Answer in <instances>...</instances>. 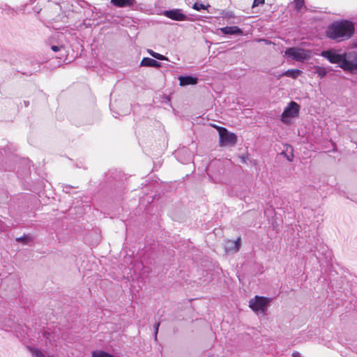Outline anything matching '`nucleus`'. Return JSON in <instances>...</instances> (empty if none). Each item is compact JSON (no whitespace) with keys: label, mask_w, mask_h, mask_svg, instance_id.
<instances>
[{"label":"nucleus","mask_w":357,"mask_h":357,"mask_svg":"<svg viewBox=\"0 0 357 357\" xmlns=\"http://www.w3.org/2000/svg\"><path fill=\"white\" fill-rule=\"evenodd\" d=\"M355 31V26L351 21L342 20L335 21L327 27L326 36L336 42H341L350 38Z\"/></svg>","instance_id":"f257e3e1"},{"label":"nucleus","mask_w":357,"mask_h":357,"mask_svg":"<svg viewBox=\"0 0 357 357\" xmlns=\"http://www.w3.org/2000/svg\"><path fill=\"white\" fill-rule=\"evenodd\" d=\"M271 301V298L255 296L249 301V307L257 314H264Z\"/></svg>","instance_id":"f03ea898"},{"label":"nucleus","mask_w":357,"mask_h":357,"mask_svg":"<svg viewBox=\"0 0 357 357\" xmlns=\"http://www.w3.org/2000/svg\"><path fill=\"white\" fill-rule=\"evenodd\" d=\"M284 54L287 57L301 62L308 60L311 56L310 51L298 47H289Z\"/></svg>","instance_id":"7ed1b4c3"},{"label":"nucleus","mask_w":357,"mask_h":357,"mask_svg":"<svg viewBox=\"0 0 357 357\" xmlns=\"http://www.w3.org/2000/svg\"><path fill=\"white\" fill-rule=\"evenodd\" d=\"M300 110V106L294 101L290 102L288 105L284 108L282 116L281 121L288 124L290 122L289 119L294 118L298 116Z\"/></svg>","instance_id":"20e7f679"},{"label":"nucleus","mask_w":357,"mask_h":357,"mask_svg":"<svg viewBox=\"0 0 357 357\" xmlns=\"http://www.w3.org/2000/svg\"><path fill=\"white\" fill-rule=\"evenodd\" d=\"M321 56L326 59L331 63L339 64L341 68L342 63L345 59V53L340 54L337 50L333 49L322 51Z\"/></svg>","instance_id":"39448f33"},{"label":"nucleus","mask_w":357,"mask_h":357,"mask_svg":"<svg viewBox=\"0 0 357 357\" xmlns=\"http://www.w3.org/2000/svg\"><path fill=\"white\" fill-rule=\"evenodd\" d=\"M219 137L221 146H234L236 143V135L229 132L225 128L219 129Z\"/></svg>","instance_id":"423d86ee"},{"label":"nucleus","mask_w":357,"mask_h":357,"mask_svg":"<svg viewBox=\"0 0 357 357\" xmlns=\"http://www.w3.org/2000/svg\"><path fill=\"white\" fill-rule=\"evenodd\" d=\"M342 68L350 72L357 70V52L345 53V59L342 63Z\"/></svg>","instance_id":"0eeeda50"},{"label":"nucleus","mask_w":357,"mask_h":357,"mask_svg":"<svg viewBox=\"0 0 357 357\" xmlns=\"http://www.w3.org/2000/svg\"><path fill=\"white\" fill-rule=\"evenodd\" d=\"M241 239L238 237L236 241L227 240L224 243L225 251L227 254L237 252L241 247Z\"/></svg>","instance_id":"6e6552de"},{"label":"nucleus","mask_w":357,"mask_h":357,"mask_svg":"<svg viewBox=\"0 0 357 357\" xmlns=\"http://www.w3.org/2000/svg\"><path fill=\"white\" fill-rule=\"evenodd\" d=\"M163 15L167 17L176 21H185L187 20V16L182 13L181 9L165 10Z\"/></svg>","instance_id":"1a4fd4ad"},{"label":"nucleus","mask_w":357,"mask_h":357,"mask_svg":"<svg viewBox=\"0 0 357 357\" xmlns=\"http://www.w3.org/2000/svg\"><path fill=\"white\" fill-rule=\"evenodd\" d=\"M220 30L225 35H243V31L236 26H225L220 28Z\"/></svg>","instance_id":"9d476101"},{"label":"nucleus","mask_w":357,"mask_h":357,"mask_svg":"<svg viewBox=\"0 0 357 357\" xmlns=\"http://www.w3.org/2000/svg\"><path fill=\"white\" fill-rule=\"evenodd\" d=\"M178 80L181 86L195 85L198 82L197 77L192 75L180 76Z\"/></svg>","instance_id":"9b49d317"},{"label":"nucleus","mask_w":357,"mask_h":357,"mask_svg":"<svg viewBox=\"0 0 357 357\" xmlns=\"http://www.w3.org/2000/svg\"><path fill=\"white\" fill-rule=\"evenodd\" d=\"M140 66L159 68L161 67V63L155 59H151L149 57H144L142 60Z\"/></svg>","instance_id":"f8f14e48"},{"label":"nucleus","mask_w":357,"mask_h":357,"mask_svg":"<svg viewBox=\"0 0 357 357\" xmlns=\"http://www.w3.org/2000/svg\"><path fill=\"white\" fill-rule=\"evenodd\" d=\"M111 3L119 8L129 7L135 4V0H111Z\"/></svg>","instance_id":"ddd939ff"},{"label":"nucleus","mask_w":357,"mask_h":357,"mask_svg":"<svg viewBox=\"0 0 357 357\" xmlns=\"http://www.w3.org/2000/svg\"><path fill=\"white\" fill-rule=\"evenodd\" d=\"M50 48L53 52H59L61 56H64L66 54V47L61 42H59L56 44L51 43Z\"/></svg>","instance_id":"4468645a"},{"label":"nucleus","mask_w":357,"mask_h":357,"mask_svg":"<svg viewBox=\"0 0 357 357\" xmlns=\"http://www.w3.org/2000/svg\"><path fill=\"white\" fill-rule=\"evenodd\" d=\"M54 335L53 333L50 332L49 331H45L43 333V337L45 339V346L46 347H50L51 346L54 345V343L55 342L54 340Z\"/></svg>","instance_id":"2eb2a0df"},{"label":"nucleus","mask_w":357,"mask_h":357,"mask_svg":"<svg viewBox=\"0 0 357 357\" xmlns=\"http://www.w3.org/2000/svg\"><path fill=\"white\" fill-rule=\"evenodd\" d=\"M302 74V71L298 69H291L285 71L283 73V75L289 77H291L293 79H296L298 76Z\"/></svg>","instance_id":"dca6fc26"},{"label":"nucleus","mask_w":357,"mask_h":357,"mask_svg":"<svg viewBox=\"0 0 357 357\" xmlns=\"http://www.w3.org/2000/svg\"><path fill=\"white\" fill-rule=\"evenodd\" d=\"M92 357H114L112 354H109L104 351H94L92 352Z\"/></svg>","instance_id":"f3484780"},{"label":"nucleus","mask_w":357,"mask_h":357,"mask_svg":"<svg viewBox=\"0 0 357 357\" xmlns=\"http://www.w3.org/2000/svg\"><path fill=\"white\" fill-rule=\"evenodd\" d=\"M29 349L33 357H46L45 354L38 349L33 347H29Z\"/></svg>","instance_id":"a211bd4d"},{"label":"nucleus","mask_w":357,"mask_h":357,"mask_svg":"<svg viewBox=\"0 0 357 357\" xmlns=\"http://www.w3.org/2000/svg\"><path fill=\"white\" fill-rule=\"evenodd\" d=\"M148 52L151 56H153V58H155L158 60H160V61H167V58L165 56L160 54L159 53L155 52L151 50H148Z\"/></svg>","instance_id":"6ab92c4d"},{"label":"nucleus","mask_w":357,"mask_h":357,"mask_svg":"<svg viewBox=\"0 0 357 357\" xmlns=\"http://www.w3.org/2000/svg\"><path fill=\"white\" fill-rule=\"evenodd\" d=\"M16 241L18 242H22L24 244L29 245L31 242H32V237L29 235H24L22 237L17 238Z\"/></svg>","instance_id":"aec40b11"},{"label":"nucleus","mask_w":357,"mask_h":357,"mask_svg":"<svg viewBox=\"0 0 357 357\" xmlns=\"http://www.w3.org/2000/svg\"><path fill=\"white\" fill-rule=\"evenodd\" d=\"M208 6H209L208 5V6H206V5L203 4V3L196 2V3H195L193 4V6H192V8H193L194 10H196L199 11V10H205V9H206Z\"/></svg>","instance_id":"412c9836"},{"label":"nucleus","mask_w":357,"mask_h":357,"mask_svg":"<svg viewBox=\"0 0 357 357\" xmlns=\"http://www.w3.org/2000/svg\"><path fill=\"white\" fill-rule=\"evenodd\" d=\"M316 73L317 74L318 77L320 78H323L326 75V70L324 68L318 67Z\"/></svg>","instance_id":"4be33fe9"},{"label":"nucleus","mask_w":357,"mask_h":357,"mask_svg":"<svg viewBox=\"0 0 357 357\" xmlns=\"http://www.w3.org/2000/svg\"><path fill=\"white\" fill-rule=\"evenodd\" d=\"M304 4L303 0H295L296 8L300 10Z\"/></svg>","instance_id":"5701e85b"},{"label":"nucleus","mask_w":357,"mask_h":357,"mask_svg":"<svg viewBox=\"0 0 357 357\" xmlns=\"http://www.w3.org/2000/svg\"><path fill=\"white\" fill-rule=\"evenodd\" d=\"M264 3V0H254L252 7L258 6Z\"/></svg>","instance_id":"b1692460"},{"label":"nucleus","mask_w":357,"mask_h":357,"mask_svg":"<svg viewBox=\"0 0 357 357\" xmlns=\"http://www.w3.org/2000/svg\"><path fill=\"white\" fill-rule=\"evenodd\" d=\"M159 326H160V324H159V323H156V324H155V338H156V337H157V333H158V331Z\"/></svg>","instance_id":"393cba45"},{"label":"nucleus","mask_w":357,"mask_h":357,"mask_svg":"<svg viewBox=\"0 0 357 357\" xmlns=\"http://www.w3.org/2000/svg\"><path fill=\"white\" fill-rule=\"evenodd\" d=\"M292 356L293 357H301V354L298 352L295 351L292 354Z\"/></svg>","instance_id":"a878e982"},{"label":"nucleus","mask_w":357,"mask_h":357,"mask_svg":"<svg viewBox=\"0 0 357 357\" xmlns=\"http://www.w3.org/2000/svg\"><path fill=\"white\" fill-rule=\"evenodd\" d=\"M293 154H291L290 156H287V160H289V161H292V159H293Z\"/></svg>","instance_id":"bb28decb"},{"label":"nucleus","mask_w":357,"mask_h":357,"mask_svg":"<svg viewBox=\"0 0 357 357\" xmlns=\"http://www.w3.org/2000/svg\"><path fill=\"white\" fill-rule=\"evenodd\" d=\"M24 103L25 107H28V105H29V102H27V101H24Z\"/></svg>","instance_id":"cd10ccee"},{"label":"nucleus","mask_w":357,"mask_h":357,"mask_svg":"<svg viewBox=\"0 0 357 357\" xmlns=\"http://www.w3.org/2000/svg\"><path fill=\"white\" fill-rule=\"evenodd\" d=\"M63 36V33H58L57 34V38H59L60 36Z\"/></svg>","instance_id":"c85d7f7f"},{"label":"nucleus","mask_w":357,"mask_h":357,"mask_svg":"<svg viewBox=\"0 0 357 357\" xmlns=\"http://www.w3.org/2000/svg\"><path fill=\"white\" fill-rule=\"evenodd\" d=\"M241 160H242V161H243V162H245V158H244V157H242V158H241Z\"/></svg>","instance_id":"c756f323"},{"label":"nucleus","mask_w":357,"mask_h":357,"mask_svg":"<svg viewBox=\"0 0 357 357\" xmlns=\"http://www.w3.org/2000/svg\"><path fill=\"white\" fill-rule=\"evenodd\" d=\"M356 46L357 47V43H356Z\"/></svg>","instance_id":"7c9ffc66"}]
</instances>
